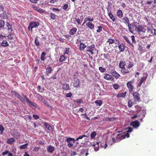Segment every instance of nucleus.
I'll list each match as a JSON object with an SVG mask.
<instances>
[{
	"label": "nucleus",
	"instance_id": "nucleus-41",
	"mask_svg": "<svg viewBox=\"0 0 156 156\" xmlns=\"http://www.w3.org/2000/svg\"><path fill=\"white\" fill-rule=\"evenodd\" d=\"M95 103L96 105L100 106L102 103V101L101 100H97L95 101Z\"/></svg>",
	"mask_w": 156,
	"mask_h": 156
},
{
	"label": "nucleus",
	"instance_id": "nucleus-18",
	"mask_svg": "<svg viewBox=\"0 0 156 156\" xmlns=\"http://www.w3.org/2000/svg\"><path fill=\"white\" fill-rule=\"evenodd\" d=\"M77 31V29L75 27H73L69 32V34L71 35H74Z\"/></svg>",
	"mask_w": 156,
	"mask_h": 156
},
{
	"label": "nucleus",
	"instance_id": "nucleus-56",
	"mask_svg": "<svg viewBox=\"0 0 156 156\" xmlns=\"http://www.w3.org/2000/svg\"><path fill=\"white\" fill-rule=\"evenodd\" d=\"M69 48H66L65 49L66 51L64 53V55H65L66 54H69Z\"/></svg>",
	"mask_w": 156,
	"mask_h": 156
},
{
	"label": "nucleus",
	"instance_id": "nucleus-10",
	"mask_svg": "<svg viewBox=\"0 0 156 156\" xmlns=\"http://www.w3.org/2000/svg\"><path fill=\"white\" fill-rule=\"evenodd\" d=\"M6 27L7 28L8 33H12V31L13 30L12 27V25L9 23L7 22H6Z\"/></svg>",
	"mask_w": 156,
	"mask_h": 156
},
{
	"label": "nucleus",
	"instance_id": "nucleus-12",
	"mask_svg": "<svg viewBox=\"0 0 156 156\" xmlns=\"http://www.w3.org/2000/svg\"><path fill=\"white\" fill-rule=\"evenodd\" d=\"M55 149V147L51 145H49L47 146V151L49 153H51L53 152Z\"/></svg>",
	"mask_w": 156,
	"mask_h": 156
},
{
	"label": "nucleus",
	"instance_id": "nucleus-59",
	"mask_svg": "<svg viewBox=\"0 0 156 156\" xmlns=\"http://www.w3.org/2000/svg\"><path fill=\"white\" fill-rule=\"evenodd\" d=\"M118 136H119L120 138L121 139H124L126 137V136H125L124 133L123 135H122L121 134H119L118 135Z\"/></svg>",
	"mask_w": 156,
	"mask_h": 156
},
{
	"label": "nucleus",
	"instance_id": "nucleus-51",
	"mask_svg": "<svg viewBox=\"0 0 156 156\" xmlns=\"http://www.w3.org/2000/svg\"><path fill=\"white\" fill-rule=\"evenodd\" d=\"M9 33V34H8L7 36L8 39L10 40H12L13 39V37L12 36V35L11 34V33Z\"/></svg>",
	"mask_w": 156,
	"mask_h": 156
},
{
	"label": "nucleus",
	"instance_id": "nucleus-27",
	"mask_svg": "<svg viewBox=\"0 0 156 156\" xmlns=\"http://www.w3.org/2000/svg\"><path fill=\"white\" fill-rule=\"evenodd\" d=\"M0 17L2 19H7L8 18V16L6 14L5 11L2 14L0 15Z\"/></svg>",
	"mask_w": 156,
	"mask_h": 156
},
{
	"label": "nucleus",
	"instance_id": "nucleus-52",
	"mask_svg": "<svg viewBox=\"0 0 156 156\" xmlns=\"http://www.w3.org/2000/svg\"><path fill=\"white\" fill-rule=\"evenodd\" d=\"M88 151V150L87 149V150H86L83 149L81 150L80 152V155H82L83 154H84L85 152L87 151V152Z\"/></svg>",
	"mask_w": 156,
	"mask_h": 156
},
{
	"label": "nucleus",
	"instance_id": "nucleus-36",
	"mask_svg": "<svg viewBox=\"0 0 156 156\" xmlns=\"http://www.w3.org/2000/svg\"><path fill=\"white\" fill-rule=\"evenodd\" d=\"M49 16L51 19L54 20H55L56 19L57 17V15H55L54 14H53L52 12L50 13Z\"/></svg>",
	"mask_w": 156,
	"mask_h": 156
},
{
	"label": "nucleus",
	"instance_id": "nucleus-17",
	"mask_svg": "<svg viewBox=\"0 0 156 156\" xmlns=\"http://www.w3.org/2000/svg\"><path fill=\"white\" fill-rule=\"evenodd\" d=\"M62 89L66 90H69L70 89V86L68 84L64 83L62 84Z\"/></svg>",
	"mask_w": 156,
	"mask_h": 156
},
{
	"label": "nucleus",
	"instance_id": "nucleus-40",
	"mask_svg": "<svg viewBox=\"0 0 156 156\" xmlns=\"http://www.w3.org/2000/svg\"><path fill=\"white\" fill-rule=\"evenodd\" d=\"M1 44L3 47H7L9 45L7 42L5 40L3 41L1 43Z\"/></svg>",
	"mask_w": 156,
	"mask_h": 156
},
{
	"label": "nucleus",
	"instance_id": "nucleus-44",
	"mask_svg": "<svg viewBox=\"0 0 156 156\" xmlns=\"http://www.w3.org/2000/svg\"><path fill=\"white\" fill-rule=\"evenodd\" d=\"M5 23L4 20H0V28L3 27L5 26Z\"/></svg>",
	"mask_w": 156,
	"mask_h": 156
},
{
	"label": "nucleus",
	"instance_id": "nucleus-19",
	"mask_svg": "<svg viewBox=\"0 0 156 156\" xmlns=\"http://www.w3.org/2000/svg\"><path fill=\"white\" fill-rule=\"evenodd\" d=\"M86 26L91 30L93 29L94 27V24L90 22H88L86 23Z\"/></svg>",
	"mask_w": 156,
	"mask_h": 156
},
{
	"label": "nucleus",
	"instance_id": "nucleus-57",
	"mask_svg": "<svg viewBox=\"0 0 156 156\" xmlns=\"http://www.w3.org/2000/svg\"><path fill=\"white\" fill-rule=\"evenodd\" d=\"M81 116H84V117L88 120H90V118L89 117L87 116L86 113H83L81 114Z\"/></svg>",
	"mask_w": 156,
	"mask_h": 156
},
{
	"label": "nucleus",
	"instance_id": "nucleus-54",
	"mask_svg": "<svg viewBox=\"0 0 156 156\" xmlns=\"http://www.w3.org/2000/svg\"><path fill=\"white\" fill-rule=\"evenodd\" d=\"M87 137V135H82V136H80L78 138L76 139V140H78L79 139H82L83 137Z\"/></svg>",
	"mask_w": 156,
	"mask_h": 156
},
{
	"label": "nucleus",
	"instance_id": "nucleus-62",
	"mask_svg": "<svg viewBox=\"0 0 156 156\" xmlns=\"http://www.w3.org/2000/svg\"><path fill=\"white\" fill-rule=\"evenodd\" d=\"M113 88L115 89H117L119 87V86L118 84H115L113 85Z\"/></svg>",
	"mask_w": 156,
	"mask_h": 156
},
{
	"label": "nucleus",
	"instance_id": "nucleus-6",
	"mask_svg": "<svg viewBox=\"0 0 156 156\" xmlns=\"http://www.w3.org/2000/svg\"><path fill=\"white\" fill-rule=\"evenodd\" d=\"M95 50V46L94 44L88 46L86 48V51L89 52L91 55H93L94 53V51Z\"/></svg>",
	"mask_w": 156,
	"mask_h": 156
},
{
	"label": "nucleus",
	"instance_id": "nucleus-49",
	"mask_svg": "<svg viewBox=\"0 0 156 156\" xmlns=\"http://www.w3.org/2000/svg\"><path fill=\"white\" fill-rule=\"evenodd\" d=\"M125 132L129 133L131 132L132 130V129L130 127H129L125 129Z\"/></svg>",
	"mask_w": 156,
	"mask_h": 156
},
{
	"label": "nucleus",
	"instance_id": "nucleus-13",
	"mask_svg": "<svg viewBox=\"0 0 156 156\" xmlns=\"http://www.w3.org/2000/svg\"><path fill=\"white\" fill-rule=\"evenodd\" d=\"M46 71L45 72V73L47 75H48L49 74L51 73L52 71V68L49 65L47 66V67L46 68Z\"/></svg>",
	"mask_w": 156,
	"mask_h": 156
},
{
	"label": "nucleus",
	"instance_id": "nucleus-24",
	"mask_svg": "<svg viewBox=\"0 0 156 156\" xmlns=\"http://www.w3.org/2000/svg\"><path fill=\"white\" fill-rule=\"evenodd\" d=\"M43 124L48 130H49V131H51L52 130V127L48 124L46 122H44Z\"/></svg>",
	"mask_w": 156,
	"mask_h": 156
},
{
	"label": "nucleus",
	"instance_id": "nucleus-61",
	"mask_svg": "<svg viewBox=\"0 0 156 156\" xmlns=\"http://www.w3.org/2000/svg\"><path fill=\"white\" fill-rule=\"evenodd\" d=\"M74 101L78 104L83 103V101L80 99L76 100Z\"/></svg>",
	"mask_w": 156,
	"mask_h": 156
},
{
	"label": "nucleus",
	"instance_id": "nucleus-15",
	"mask_svg": "<svg viewBox=\"0 0 156 156\" xmlns=\"http://www.w3.org/2000/svg\"><path fill=\"white\" fill-rule=\"evenodd\" d=\"M147 32L149 36H152L154 35L153 32V28L152 27H147Z\"/></svg>",
	"mask_w": 156,
	"mask_h": 156
},
{
	"label": "nucleus",
	"instance_id": "nucleus-55",
	"mask_svg": "<svg viewBox=\"0 0 156 156\" xmlns=\"http://www.w3.org/2000/svg\"><path fill=\"white\" fill-rule=\"evenodd\" d=\"M133 103L130 100H129L128 102V106L129 107H131L133 105Z\"/></svg>",
	"mask_w": 156,
	"mask_h": 156
},
{
	"label": "nucleus",
	"instance_id": "nucleus-35",
	"mask_svg": "<svg viewBox=\"0 0 156 156\" xmlns=\"http://www.w3.org/2000/svg\"><path fill=\"white\" fill-rule=\"evenodd\" d=\"M127 67L128 69L132 67L134 65V64L133 62L128 61V62L127 63Z\"/></svg>",
	"mask_w": 156,
	"mask_h": 156
},
{
	"label": "nucleus",
	"instance_id": "nucleus-46",
	"mask_svg": "<svg viewBox=\"0 0 156 156\" xmlns=\"http://www.w3.org/2000/svg\"><path fill=\"white\" fill-rule=\"evenodd\" d=\"M34 43L36 46L38 47L40 45L39 41L37 39V37H36L34 41Z\"/></svg>",
	"mask_w": 156,
	"mask_h": 156
},
{
	"label": "nucleus",
	"instance_id": "nucleus-1",
	"mask_svg": "<svg viewBox=\"0 0 156 156\" xmlns=\"http://www.w3.org/2000/svg\"><path fill=\"white\" fill-rule=\"evenodd\" d=\"M146 110L144 108H142L137 105V117L140 116L141 118L140 121L142 122L143 119L145 117Z\"/></svg>",
	"mask_w": 156,
	"mask_h": 156
},
{
	"label": "nucleus",
	"instance_id": "nucleus-8",
	"mask_svg": "<svg viewBox=\"0 0 156 156\" xmlns=\"http://www.w3.org/2000/svg\"><path fill=\"white\" fill-rule=\"evenodd\" d=\"M103 78L106 80H109L111 81H113L114 80V79L112 76L107 73L104 74Z\"/></svg>",
	"mask_w": 156,
	"mask_h": 156
},
{
	"label": "nucleus",
	"instance_id": "nucleus-9",
	"mask_svg": "<svg viewBox=\"0 0 156 156\" xmlns=\"http://www.w3.org/2000/svg\"><path fill=\"white\" fill-rule=\"evenodd\" d=\"M133 81H129L127 82L126 85L128 88L129 89V92H131L133 91Z\"/></svg>",
	"mask_w": 156,
	"mask_h": 156
},
{
	"label": "nucleus",
	"instance_id": "nucleus-2",
	"mask_svg": "<svg viewBox=\"0 0 156 156\" xmlns=\"http://www.w3.org/2000/svg\"><path fill=\"white\" fill-rule=\"evenodd\" d=\"M146 27L139 26L137 27V31L139 34V37L142 39L145 38L146 36L145 33L146 31Z\"/></svg>",
	"mask_w": 156,
	"mask_h": 156
},
{
	"label": "nucleus",
	"instance_id": "nucleus-39",
	"mask_svg": "<svg viewBox=\"0 0 156 156\" xmlns=\"http://www.w3.org/2000/svg\"><path fill=\"white\" fill-rule=\"evenodd\" d=\"M28 103L29 104V105L30 107H32L33 106L36 107L37 105L34 102H32L30 101Z\"/></svg>",
	"mask_w": 156,
	"mask_h": 156
},
{
	"label": "nucleus",
	"instance_id": "nucleus-21",
	"mask_svg": "<svg viewBox=\"0 0 156 156\" xmlns=\"http://www.w3.org/2000/svg\"><path fill=\"white\" fill-rule=\"evenodd\" d=\"M15 142V140L13 138H10L7 140V143L8 144H12L13 143Z\"/></svg>",
	"mask_w": 156,
	"mask_h": 156
},
{
	"label": "nucleus",
	"instance_id": "nucleus-37",
	"mask_svg": "<svg viewBox=\"0 0 156 156\" xmlns=\"http://www.w3.org/2000/svg\"><path fill=\"white\" fill-rule=\"evenodd\" d=\"M115 39H112V38H109L108 39L107 41V42L109 44H112L115 43Z\"/></svg>",
	"mask_w": 156,
	"mask_h": 156
},
{
	"label": "nucleus",
	"instance_id": "nucleus-26",
	"mask_svg": "<svg viewBox=\"0 0 156 156\" xmlns=\"http://www.w3.org/2000/svg\"><path fill=\"white\" fill-rule=\"evenodd\" d=\"M121 71L123 75H125L126 73H128L129 72L128 69H126L125 67L122 68Z\"/></svg>",
	"mask_w": 156,
	"mask_h": 156
},
{
	"label": "nucleus",
	"instance_id": "nucleus-60",
	"mask_svg": "<svg viewBox=\"0 0 156 156\" xmlns=\"http://www.w3.org/2000/svg\"><path fill=\"white\" fill-rule=\"evenodd\" d=\"M73 95L72 94L71 92H69L66 94V98H70Z\"/></svg>",
	"mask_w": 156,
	"mask_h": 156
},
{
	"label": "nucleus",
	"instance_id": "nucleus-3",
	"mask_svg": "<svg viewBox=\"0 0 156 156\" xmlns=\"http://www.w3.org/2000/svg\"><path fill=\"white\" fill-rule=\"evenodd\" d=\"M128 26L129 31L131 33L133 34L136 33V22H133L131 24H129V25H128Z\"/></svg>",
	"mask_w": 156,
	"mask_h": 156
},
{
	"label": "nucleus",
	"instance_id": "nucleus-53",
	"mask_svg": "<svg viewBox=\"0 0 156 156\" xmlns=\"http://www.w3.org/2000/svg\"><path fill=\"white\" fill-rule=\"evenodd\" d=\"M102 30V27L101 26H99L98 27V29L97 30V32L99 33Z\"/></svg>",
	"mask_w": 156,
	"mask_h": 156
},
{
	"label": "nucleus",
	"instance_id": "nucleus-58",
	"mask_svg": "<svg viewBox=\"0 0 156 156\" xmlns=\"http://www.w3.org/2000/svg\"><path fill=\"white\" fill-rule=\"evenodd\" d=\"M68 8V5L67 4H65L62 6V9L64 10H66Z\"/></svg>",
	"mask_w": 156,
	"mask_h": 156
},
{
	"label": "nucleus",
	"instance_id": "nucleus-30",
	"mask_svg": "<svg viewBox=\"0 0 156 156\" xmlns=\"http://www.w3.org/2000/svg\"><path fill=\"white\" fill-rule=\"evenodd\" d=\"M36 94L37 98L41 101V102H43L45 100V99L40 94L37 93Z\"/></svg>",
	"mask_w": 156,
	"mask_h": 156
},
{
	"label": "nucleus",
	"instance_id": "nucleus-29",
	"mask_svg": "<svg viewBox=\"0 0 156 156\" xmlns=\"http://www.w3.org/2000/svg\"><path fill=\"white\" fill-rule=\"evenodd\" d=\"M126 94V92L124 93H122L117 94L116 97L117 98H124L125 97Z\"/></svg>",
	"mask_w": 156,
	"mask_h": 156
},
{
	"label": "nucleus",
	"instance_id": "nucleus-38",
	"mask_svg": "<svg viewBox=\"0 0 156 156\" xmlns=\"http://www.w3.org/2000/svg\"><path fill=\"white\" fill-rule=\"evenodd\" d=\"M46 55V53L44 52H43L41 53V60L44 61L45 60V56Z\"/></svg>",
	"mask_w": 156,
	"mask_h": 156
},
{
	"label": "nucleus",
	"instance_id": "nucleus-48",
	"mask_svg": "<svg viewBox=\"0 0 156 156\" xmlns=\"http://www.w3.org/2000/svg\"><path fill=\"white\" fill-rule=\"evenodd\" d=\"M99 70L101 73H104L106 71V69L105 68H103L102 67H99Z\"/></svg>",
	"mask_w": 156,
	"mask_h": 156
},
{
	"label": "nucleus",
	"instance_id": "nucleus-11",
	"mask_svg": "<svg viewBox=\"0 0 156 156\" xmlns=\"http://www.w3.org/2000/svg\"><path fill=\"white\" fill-rule=\"evenodd\" d=\"M11 92L12 93H13L15 96L17 98L19 99L20 101L22 102H23L24 101V99L19 94L16 92V91H12Z\"/></svg>",
	"mask_w": 156,
	"mask_h": 156
},
{
	"label": "nucleus",
	"instance_id": "nucleus-25",
	"mask_svg": "<svg viewBox=\"0 0 156 156\" xmlns=\"http://www.w3.org/2000/svg\"><path fill=\"white\" fill-rule=\"evenodd\" d=\"M65 55H61L60 58L59 59V61L62 62L63 61H65L67 58V57L65 56Z\"/></svg>",
	"mask_w": 156,
	"mask_h": 156
},
{
	"label": "nucleus",
	"instance_id": "nucleus-34",
	"mask_svg": "<svg viewBox=\"0 0 156 156\" xmlns=\"http://www.w3.org/2000/svg\"><path fill=\"white\" fill-rule=\"evenodd\" d=\"M124 39L129 44L131 45L133 47V44L130 42L129 38L126 36H124L123 37Z\"/></svg>",
	"mask_w": 156,
	"mask_h": 156
},
{
	"label": "nucleus",
	"instance_id": "nucleus-22",
	"mask_svg": "<svg viewBox=\"0 0 156 156\" xmlns=\"http://www.w3.org/2000/svg\"><path fill=\"white\" fill-rule=\"evenodd\" d=\"M87 47L83 42H80V44L79 49L80 51L83 50Z\"/></svg>",
	"mask_w": 156,
	"mask_h": 156
},
{
	"label": "nucleus",
	"instance_id": "nucleus-4",
	"mask_svg": "<svg viewBox=\"0 0 156 156\" xmlns=\"http://www.w3.org/2000/svg\"><path fill=\"white\" fill-rule=\"evenodd\" d=\"M40 24L38 22L33 21L31 22L28 26V29L29 31H32V29L36 28L38 27Z\"/></svg>",
	"mask_w": 156,
	"mask_h": 156
},
{
	"label": "nucleus",
	"instance_id": "nucleus-63",
	"mask_svg": "<svg viewBox=\"0 0 156 156\" xmlns=\"http://www.w3.org/2000/svg\"><path fill=\"white\" fill-rule=\"evenodd\" d=\"M44 103L48 107L51 108L52 107L51 106H50L48 104V103L46 101H45V100L42 102Z\"/></svg>",
	"mask_w": 156,
	"mask_h": 156
},
{
	"label": "nucleus",
	"instance_id": "nucleus-5",
	"mask_svg": "<svg viewBox=\"0 0 156 156\" xmlns=\"http://www.w3.org/2000/svg\"><path fill=\"white\" fill-rule=\"evenodd\" d=\"M66 141L68 143L67 146L69 148H71L73 145V143H75L76 140L73 138L71 137H66Z\"/></svg>",
	"mask_w": 156,
	"mask_h": 156
},
{
	"label": "nucleus",
	"instance_id": "nucleus-28",
	"mask_svg": "<svg viewBox=\"0 0 156 156\" xmlns=\"http://www.w3.org/2000/svg\"><path fill=\"white\" fill-rule=\"evenodd\" d=\"M147 79V77H144V76L143 77L141 78L140 79V82L138 84V86H140L142 84V83L145 81Z\"/></svg>",
	"mask_w": 156,
	"mask_h": 156
},
{
	"label": "nucleus",
	"instance_id": "nucleus-20",
	"mask_svg": "<svg viewBox=\"0 0 156 156\" xmlns=\"http://www.w3.org/2000/svg\"><path fill=\"white\" fill-rule=\"evenodd\" d=\"M80 82L79 79H77L76 80H75L73 86L74 87H80Z\"/></svg>",
	"mask_w": 156,
	"mask_h": 156
},
{
	"label": "nucleus",
	"instance_id": "nucleus-50",
	"mask_svg": "<svg viewBox=\"0 0 156 156\" xmlns=\"http://www.w3.org/2000/svg\"><path fill=\"white\" fill-rule=\"evenodd\" d=\"M4 130V128L3 126L2 125L0 124V133L1 135L3 134Z\"/></svg>",
	"mask_w": 156,
	"mask_h": 156
},
{
	"label": "nucleus",
	"instance_id": "nucleus-33",
	"mask_svg": "<svg viewBox=\"0 0 156 156\" xmlns=\"http://www.w3.org/2000/svg\"><path fill=\"white\" fill-rule=\"evenodd\" d=\"M117 13V15L119 18H121L122 17L123 13L121 10L120 9L118 10Z\"/></svg>",
	"mask_w": 156,
	"mask_h": 156
},
{
	"label": "nucleus",
	"instance_id": "nucleus-43",
	"mask_svg": "<svg viewBox=\"0 0 156 156\" xmlns=\"http://www.w3.org/2000/svg\"><path fill=\"white\" fill-rule=\"evenodd\" d=\"M100 145L101 147L104 148V149L106 148L108 146L107 143L104 142H102L100 144Z\"/></svg>",
	"mask_w": 156,
	"mask_h": 156
},
{
	"label": "nucleus",
	"instance_id": "nucleus-32",
	"mask_svg": "<svg viewBox=\"0 0 156 156\" xmlns=\"http://www.w3.org/2000/svg\"><path fill=\"white\" fill-rule=\"evenodd\" d=\"M108 15L110 19H111L113 22H114L115 21V18L113 16V15L111 13V12L110 11L109 13L108 12Z\"/></svg>",
	"mask_w": 156,
	"mask_h": 156
},
{
	"label": "nucleus",
	"instance_id": "nucleus-23",
	"mask_svg": "<svg viewBox=\"0 0 156 156\" xmlns=\"http://www.w3.org/2000/svg\"><path fill=\"white\" fill-rule=\"evenodd\" d=\"M122 22L126 24H128V25L129 24V20L127 17H124L122 19Z\"/></svg>",
	"mask_w": 156,
	"mask_h": 156
},
{
	"label": "nucleus",
	"instance_id": "nucleus-45",
	"mask_svg": "<svg viewBox=\"0 0 156 156\" xmlns=\"http://www.w3.org/2000/svg\"><path fill=\"white\" fill-rule=\"evenodd\" d=\"M28 145V144L27 143L23 145H21L20 147V148L21 149H23L26 148Z\"/></svg>",
	"mask_w": 156,
	"mask_h": 156
},
{
	"label": "nucleus",
	"instance_id": "nucleus-42",
	"mask_svg": "<svg viewBox=\"0 0 156 156\" xmlns=\"http://www.w3.org/2000/svg\"><path fill=\"white\" fill-rule=\"evenodd\" d=\"M97 133L96 131H93L90 134V137L91 139H94L96 136Z\"/></svg>",
	"mask_w": 156,
	"mask_h": 156
},
{
	"label": "nucleus",
	"instance_id": "nucleus-31",
	"mask_svg": "<svg viewBox=\"0 0 156 156\" xmlns=\"http://www.w3.org/2000/svg\"><path fill=\"white\" fill-rule=\"evenodd\" d=\"M126 63L125 62L121 61L119 62V67L122 69L125 67L124 66L126 65Z\"/></svg>",
	"mask_w": 156,
	"mask_h": 156
},
{
	"label": "nucleus",
	"instance_id": "nucleus-64",
	"mask_svg": "<svg viewBox=\"0 0 156 156\" xmlns=\"http://www.w3.org/2000/svg\"><path fill=\"white\" fill-rule=\"evenodd\" d=\"M32 3L34 4H37L39 0H29Z\"/></svg>",
	"mask_w": 156,
	"mask_h": 156
},
{
	"label": "nucleus",
	"instance_id": "nucleus-7",
	"mask_svg": "<svg viewBox=\"0 0 156 156\" xmlns=\"http://www.w3.org/2000/svg\"><path fill=\"white\" fill-rule=\"evenodd\" d=\"M11 132L12 135L15 138L18 139L20 138V133L15 129L12 130Z\"/></svg>",
	"mask_w": 156,
	"mask_h": 156
},
{
	"label": "nucleus",
	"instance_id": "nucleus-47",
	"mask_svg": "<svg viewBox=\"0 0 156 156\" xmlns=\"http://www.w3.org/2000/svg\"><path fill=\"white\" fill-rule=\"evenodd\" d=\"M130 125L135 128H136V120L130 123Z\"/></svg>",
	"mask_w": 156,
	"mask_h": 156
},
{
	"label": "nucleus",
	"instance_id": "nucleus-14",
	"mask_svg": "<svg viewBox=\"0 0 156 156\" xmlns=\"http://www.w3.org/2000/svg\"><path fill=\"white\" fill-rule=\"evenodd\" d=\"M126 47L125 44L123 43L120 44L118 46V48L120 52H123Z\"/></svg>",
	"mask_w": 156,
	"mask_h": 156
},
{
	"label": "nucleus",
	"instance_id": "nucleus-16",
	"mask_svg": "<svg viewBox=\"0 0 156 156\" xmlns=\"http://www.w3.org/2000/svg\"><path fill=\"white\" fill-rule=\"evenodd\" d=\"M111 74L115 77L116 78H118L120 76V75L117 73L116 72L115 70H112L111 71Z\"/></svg>",
	"mask_w": 156,
	"mask_h": 156
}]
</instances>
